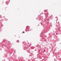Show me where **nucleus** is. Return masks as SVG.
I'll return each mask as SVG.
<instances>
[{"mask_svg":"<svg viewBox=\"0 0 61 61\" xmlns=\"http://www.w3.org/2000/svg\"><path fill=\"white\" fill-rule=\"evenodd\" d=\"M17 43H19V40H18L17 41Z\"/></svg>","mask_w":61,"mask_h":61,"instance_id":"f257e3e1","label":"nucleus"},{"mask_svg":"<svg viewBox=\"0 0 61 61\" xmlns=\"http://www.w3.org/2000/svg\"><path fill=\"white\" fill-rule=\"evenodd\" d=\"M23 33H25V32L24 31L23 32Z\"/></svg>","mask_w":61,"mask_h":61,"instance_id":"f03ea898","label":"nucleus"},{"mask_svg":"<svg viewBox=\"0 0 61 61\" xmlns=\"http://www.w3.org/2000/svg\"><path fill=\"white\" fill-rule=\"evenodd\" d=\"M1 17V16L0 15V17Z\"/></svg>","mask_w":61,"mask_h":61,"instance_id":"7ed1b4c3","label":"nucleus"}]
</instances>
